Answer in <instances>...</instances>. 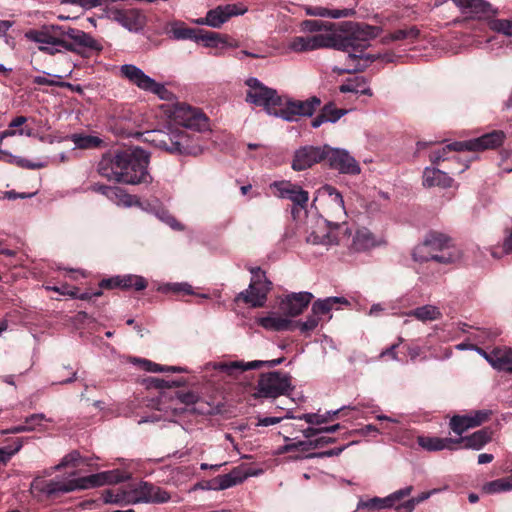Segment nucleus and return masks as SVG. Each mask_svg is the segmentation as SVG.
I'll return each mask as SVG.
<instances>
[{
    "label": "nucleus",
    "instance_id": "13d9d810",
    "mask_svg": "<svg viewBox=\"0 0 512 512\" xmlns=\"http://www.w3.org/2000/svg\"><path fill=\"white\" fill-rule=\"evenodd\" d=\"M298 419L304 420L305 422L311 425H321L331 421V417H327L326 415H320L317 413H306L299 416Z\"/></svg>",
    "mask_w": 512,
    "mask_h": 512
},
{
    "label": "nucleus",
    "instance_id": "a211bd4d",
    "mask_svg": "<svg viewBox=\"0 0 512 512\" xmlns=\"http://www.w3.org/2000/svg\"><path fill=\"white\" fill-rule=\"evenodd\" d=\"M124 163V150L105 153L100 159L97 171L108 181L117 182L121 173V165Z\"/></svg>",
    "mask_w": 512,
    "mask_h": 512
},
{
    "label": "nucleus",
    "instance_id": "37998d69",
    "mask_svg": "<svg viewBox=\"0 0 512 512\" xmlns=\"http://www.w3.org/2000/svg\"><path fill=\"white\" fill-rule=\"evenodd\" d=\"M420 36V30L416 26H411L408 28L398 29L394 32L390 33L388 37L385 38L391 41H400V40H416Z\"/></svg>",
    "mask_w": 512,
    "mask_h": 512
},
{
    "label": "nucleus",
    "instance_id": "39448f33",
    "mask_svg": "<svg viewBox=\"0 0 512 512\" xmlns=\"http://www.w3.org/2000/svg\"><path fill=\"white\" fill-rule=\"evenodd\" d=\"M150 155L141 148L124 150V163L121 165V173L116 183L137 185L150 183L152 178L148 172Z\"/></svg>",
    "mask_w": 512,
    "mask_h": 512
},
{
    "label": "nucleus",
    "instance_id": "6e6d98bb",
    "mask_svg": "<svg viewBox=\"0 0 512 512\" xmlns=\"http://www.w3.org/2000/svg\"><path fill=\"white\" fill-rule=\"evenodd\" d=\"M145 369L150 372H185L186 370L178 366H161L159 364L143 360Z\"/></svg>",
    "mask_w": 512,
    "mask_h": 512
},
{
    "label": "nucleus",
    "instance_id": "72a5a7b5",
    "mask_svg": "<svg viewBox=\"0 0 512 512\" xmlns=\"http://www.w3.org/2000/svg\"><path fill=\"white\" fill-rule=\"evenodd\" d=\"M338 304L349 305V301L344 297H328L323 300L319 299L312 304V313L321 318V316L329 314V312Z\"/></svg>",
    "mask_w": 512,
    "mask_h": 512
},
{
    "label": "nucleus",
    "instance_id": "0eeeda50",
    "mask_svg": "<svg viewBox=\"0 0 512 512\" xmlns=\"http://www.w3.org/2000/svg\"><path fill=\"white\" fill-rule=\"evenodd\" d=\"M294 389L291 376L281 371L262 373L258 380L256 398H277L288 395Z\"/></svg>",
    "mask_w": 512,
    "mask_h": 512
},
{
    "label": "nucleus",
    "instance_id": "1a4fd4ad",
    "mask_svg": "<svg viewBox=\"0 0 512 512\" xmlns=\"http://www.w3.org/2000/svg\"><path fill=\"white\" fill-rule=\"evenodd\" d=\"M25 38L38 44V50L55 55L62 52L64 38L62 37V26L49 25L41 29H32L25 33Z\"/></svg>",
    "mask_w": 512,
    "mask_h": 512
},
{
    "label": "nucleus",
    "instance_id": "bb28decb",
    "mask_svg": "<svg viewBox=\"0 0 512 512\" xmlns=\"http://www.w3.org/2000/svg\"><path fill=\"white\" fill-rule=\"evenodd\" d=\"M492 439V432L489 428L480 429L473 434L454 439L455 445L464 443V448L480 450Z\"/></svg>",
    "mask_w": 512,
    "mask_h": 512
},
{
    "label": "nucleus",
    "instance_id": "bf43d9fd",
    "mask_svg": "<svg viewBox=\"0 0 512 512\" xmlns=\"http://www.w3.org/2000/svg\"><path fill=\"white\" fill-rule=\"evenodd\" d=\"M44 421H48L44 414H32L25 419V425L29 428V431H33L41 428Z\"/></svg>",
    "mask_w": 512,
    "mask_h": 512
},
{
    "label": "nucleus",
    "instance_id": "a19ab883",
    "mask_svg": "<svg viewBox=\"0 0 512 512\" xmlns=\"http://www.w3.org/2000/svg\"><path fill=\"white\" fill-rule=\"evenodd\" d=\"M450 428L454 433L460 436L469 428H474L473 420L470 417V414L453 416L450 420Z\"/></svg>",
    "mask_w": 512,
    "mask_h": 512
},
{
    "label": "nucleus",
    "instance_id": "f3484780",
    "mask_svg": "<svg viewBox=\"0 0 512 512\" xmlns=\"http://www.w3.org/2000/svg\"><path fill=\"white\" fill-rule=\"evenodd\" d=\"M271 189H274V194L280 198H287L293 202L294 205L300 208H305L309 200V194L303 190L299 185L292 184L289 181H275L271 184Z\"/></svg>",
    "mask_w": 512,
    "mask_h": 512
},
{
    "label": "nucleus",
    "instance_id": "774afa93",
    "mask_svg": "<svg viewBox=\"0 0 512 512\" xmlns=\"http://www.w3.org/2000/svg\"><path fill=\"white\" fill-rule=\"evenodd\" d=\"M415 507L416 506L414 505V502L410 498L402 503L395 505L393 508L396 510V512H413Z\"/></svg>",
    "mask_w": 512,
    "mask_h": 512
},
{
    "label": "nucleus",
    "instance_id": "79ce46f5",
    "mask_svg": "<svg viewBox=\"0 0 512 512\" xmlns=\"http://www.w3.org/2000/svg\"><path fill=\"white\" fill-rule=\"evenodd\" d=\"M512 489L511 478H501L485 483L482 486V491L486 494H495L502 491H509Z\"/></svg>",
    "mask_w": 512,
    "mask_h": 512
},
{
    "label": "nucleus",
    "instance_id": "4d7b16f0",
    "mask_svg": "<svg viewBox=\"0 0 512 512\" xmlns=\"http://www.w3.org/2000/svg\"><path fill=\"white\" fill-rule=\"evenodd\" d=\"M147 387L157 388V389H165L171 387H177L180 385L178 381H166L164 379H160L158 377H149L145 380Z\"/></svg>",
    "mask_w": 512,
    "mask_h": 512
},
{
    "label": "nucleus",
    "instance_id": "c756f323",
    "mask_svg": "<svg viewBox=\"0 0 512 512\" xmlns=\"http://www.w3.org/2000/svg\"><path fill=\"white\" fill-rule=\"evenodd\" d=\"M451 244H453V240L449 236L438 232H431L425 239L423 247L420 248L419 254L423 249H427L426 256H430V253L443 251ZM417 250H419V248Z\"/></svg>",
    "mask_w": 512,
    "mask_h": 512
},
{
    "label": "nucleus",
    "instance_id": "49530a36",
    "mask_svg": "<svg viewBox=\"0 0 512 512\" xmlns=\"http://www.w3.org/2000/svg\"><path fill=\"white\" fill-rule=\"evenodd\" d=\"M224 489V476H218L212 480H202L197 482L189 492L196 490H223Z\"/></svg>",
    "mask_w": 512,
    "mask_h": 512
},
{
    "label": "nucleus",
    "instance_id": "338daca9",
    "mask_svg": "<svg viewBox=\"0 0 512 512\" xmlns=\"http://www.w3.org/2000/svg\"><path fill=\"white\" fill-rule=\"evenodd\" d=\"M176 397L181 403H183L185 405H192L198 401V396L194 392H191V391L177 392Z\"/></svg>",
    "mask_w": 512,
    "mask_h": 512
},
{
    "label": "nucleus",
    "instance_id": "c03bdc74",
    "mask_svg": "<svg viewBox=\"0 0 512 512\" xmlns=\"http://www.w3.org/2000/svg\"><path fill=\"white\" fill-rule=\"evenodd\" d=\"M389 508H392V504H391L389 495L385 498L374 497L367 501H360L357 505L358 510H360V509L381 510V509H389Z\"/></svg>",
    "mask_w": 512,
    "mask_h": 512
},
{
    "label": "nucleus",
    "instance_id": "e433bc0d",
    "mask_svg": "<svg viewBox=\"0 0 512 512\" xmlns=\"http://www.w3.org/2000/svg\"><path fill=\"white\" fill-rule=\"evenodd\" d=\"M197 25H207L212 28H220L224 24V7L218 6L207 12L203 18H198L192 21Z\"/></svg>",
    "mask_w": 512,
    "mask_h": 512
},
{
    "label": "nucleus",
    "instance_id": "dca6fc26",
    "mask_svg": "<svg viewBox=\"0 0 512 512\" xmlns=\"http://www.w3.org/2000/svg\"><path fill=\"white\" fill-rule=\"evenodd\" d=\"M327 153L326 145L323 147L304 146L298 149L293 158L292 168L296 171H302L310 168L316 163L325 161Z\"/></svg>",
    "mask_w": 512,
    "mask_h": 512
},
{
    "label": "nucleus",
    "instance_id": "c9c22d12",
    "mask_svg": "<svg viewBox=\"0 0 512 512\" xmlns=\"http://www.w3.org/2000/svg\"><path fill=\"white\" fill-rule=\"evenodd\" d=\"M106 198L116 205H123L125 207L140 205V201L136 196L125 193V191L119 187L111 186Z\"/></svg>",
    "mask_w": 512,
    "mask_h": 512
},
{
    "label": "nucleus",
    "instance_id": "a878e982",
    "mask_svg": "<svg viewBox=\"0 0 512 512\" xmlns=\"http://www.w3.org/2000/svg\"><path fill=\"white\" fill-rule=\"evenodd\" d=\"M456 6L464 13L474 14L479 18H488L497 13L492 5L486 0H457Z\"/></svg>",
    "mask_w": 512,
    "mask_h": 512
},
{
    "label": "nucleus",
    "instance_id": "cd10ccee",
    "mask_svg": "<svg viewBox=\"0 0 512 512\" xmlns=\"http://www.w3.org/2000/svg\"><path fill=\"white\" fill-rule=\"evenodd\" d=\"M346 113L347 110L339 109L333 102H329L322 107L320 113L311 121V126L318 128L325 122L335 123Z\"/></svg>",
    "mask_w": 512,
    "mask_h": 512
},
{
    "label": "nucleus",
    "instance_id": "6ab92c4d",
    "mask_svg": "<svg viewBox=\"0 0 512 512\" xmlns=\"http://www.w3.org/2000/svg\"><path fill=\"white\" fill-rule=\"evenodd\" d=\"M313 294L310 292L291 293L280 303V310L288 316L300 315L310 304Z\"/></svg>",
    "mask_w": 512,
    "mask_h": 512
},
{
    "label": "nucleus",
    "instance_id": "6e6552de",
    "mask_svg": "<svg viewBox=\"0 0 512 512\" xmlns=\"http://www.w3.org/2000/svg\"><path fill=\"white\" fill-rule=\"evenodd\" d=\"M246 84L249 87L246 101L263 107L270 115L277 116L279 108L282 106V98L277 91L265 86L257 78H249Z\"/></svg>",
    "mask_w": 512,
    "mask_h": 512
},
{
    "label": "nucleus",
    "instance_id": "58836bf2",
    "mask_svg": "<svg viewBox=\"0 0 512 512\" xmlns=\"http://www.w3.org/2000/svg\"><path fill=\"white\" fill-rule=\"evenodd\" d=\"M320 193L328 196L330 204L334 207L336 213L345 214L344 200L339 191L333 186L325 185L320 190Z\"/></svg>",
    "mask_w": 512,
    "mask_h": 512
},
{
    "label": "nucleus",
    "instance_id": "aec40b11",
    "mask_svg": "<svg viewBox=\"0 0 512 512\" xmlns=\"http://www.w3.org/2000/svg\"><path fill=\"white\" fill-rule=\"evenodd\" d=\"M109 18L129 31H138L144 25V16L136 9H111Z\"/></svg>",
    "mask_w": 512,
    "mask_h": 512
},
{
    "label": "nucleus",
    "instance_id": "393cba45",
    "mask_svg": "<svg viewBox=\"0 0 512 512\" xmlns=\"http://www.w3.org/2000/svg\"><path fill=\"white\" fill-rule=\"evenodd\" d=\"M484 357L495 369L512 373V349L494 348L490 353L484 352Z\"/></svg>",
    "mask_w": 512,
    "mask_h": 512
},
{
    "label": "nucleus",
    "instance_id": "603ef678",
    "mask_svg": "<svg viewBox=\"0 0 512 512\" xmlns=\"http://www.w3.org/2000/svg\"><path fill=\"white\" fill-rule=\"evenodd\" d=\"M199 29H193V28H187L184 26H177L173 27L171 32L173 34V37L177 40H196L197 33Z\"/></svg>",
    "mask_w": 512,
    "mask_h": 512
},
{
    "label": "nucleus",
    "instance_id": "f257e3e1",
    "mask_svg": "<svg viewBox=\"0 0 512 512\" xmlns=\"http://www.w3.org/2000/svg\"><path fill=\"white\" fill-rule=\"evenodd\" d=\"M341 34H318L313 36H297L289 41L288 48L294 52L312 51L318 48H334L348 52V58L356 62L347 72L364 71L368 65L378 59L392 61V55L363 54L370 40L376 38L381 28L358 22H344L340 25Z\"/></svg>",
    "mask_w": 512,
    "mask_h": 512
},
{
    "label": "nucleus",
    "instance_id": "f03ea898",
    "mask_svg": "<svg viewBox=\"0 0 512 512\" xmlns=\"http://www.w3.org/2000/svg\"><path fill=\"white\" fill-rule=\"evenodd\" d=\"M120 480L121 477L118 471H105L72 479H52L49 481L36 479L32 482L31 487L34 491L52 497L75 490L90 489L106 484L118 483Z\"/></svg>",
    "mask_w": 512,
    "mask_h": 512
},
{
    "label": "nucleus",
    "instance_id": "5fc2aeb1",
    "mask_svg": "<svg viewBox=\"0 0 512 512\" xmlns=\"http://www.w3.org/2000/svg\"><path fill=\"white\" fill-rule=\"evenodd\" d=\"M320 317L313 313L307 318L306 321H294L295 329H299L301 332H309L314 330L319 324Z\"/></svg>",
    "mask_w": 512,
    "mask_h": 512
},
{
    "label": "nucleus",
    "instance_id": "412c9836",
    "mask_svg": "<svg viewBox=\"0 0 512 512\" xmlns=\"http://www.w3.org/2000/svg\"><path fill=\"white\" fill-rule=\"evenodd\" d=\"M118 76L142 91H146L153 79L135 64H123L119 66Z\"/></svg>",
    "mask_w": 512,
    "mask_h": 512
},
{
    "label": "nucleus",
    "instance_id": "473e14b6",
    "mask_svg": "<svg viewBox=\"0 0 512 512\" xmlns=\"http://www.w3.org/2000/svg\"><path fill=\"white\" fill-rule=\"evenodd\" d=\"M417 442L419 446L428 451H439L445 448L453 449L455 445L453 438H439L429 436H418Z\"/></svg>",
    "mask_w": 512,
    "mask_h": 512
},
{
    "label": "nucleus",
    "instance_id": "052dcab7",
    "mask_svg": "<svg viewBox=\"0 0 512 512\" xmlns=\"http://www.w3.org/2000/svg\"><path fill=\"white\" fill-rule=\"evenodd\" d=\"M346 447L347 446L344 445L341 447H335V448H332V449H329L326 451H322V452L310 453L306 456V458H326V457L339 456L346 449Z\"/></svg>",
    "mask_w": 512,
    "mask_h": 512
},
{
    "label": "nucleus",
    "instance_id": "e2e57ef3",
    "mask_svg": "<svg viewBox=\"0 0 512 512\" xmlns=\"http://www.w3.org/2000/svg\"><path fill=\"white\" fill-rule=\"evenodd\" d=\"M492 412L490 410H478L470 414L473 420L474 427L481 425L482 423L490 419Z\"/></svg>",
    "mask_w": 512,
    "mask_h": 512
},
{
    "label": "nucleus",
    "instance_id": "5701e85b",
    "mask_svg": "<svg viewBox=\"0 0 512 512\" xmlns=\"http://www.w3.org/2000/svg\"><path fill=\"white\" fill-rule=\"evenodd\" d=\"M384 243L382 237L374 235L369 229L363 227L356 231L351 248L357 252L368 251Z\"/></svg>",
    "mask_w": 512,
    "mask_h": 512
},
{
    "label": "nucleus",
    "instance_id": "a18cd8bd",
    "mask_svg": "<svg viewBox=\"0 0 512 512\" xmlns=\"http://www.w3.org/2000/svg\"><path fill=\"white\" fill-rule=\"evenodd\" d=\"M195 42H201L205 47H216L222 38L219 33L199 29Z\"/></svg>",
    "mask_w": 512,
    "mask_h": 512
},
{
    "label": "nucleus",
    "instance_id": "20e7f679",
    "mask_svg": "<svg viewBox=\"0 0 512 512\" xmlns=\"http://www.w3.org/2000/svg\"><path fill=\"white\" fill-rule=\"evenodd\" d=\"M505 139L503 131L494 130L490 133L484 134L481 137L467 140L458 141L445 145L444 147L434 150L430 154V160L433 164H438L440 161H446L450 158L447 154L450 152L459 151H483L487 149H495L502 145Z\"/></svg>",
    "mask_w": 512,
    "mask_h": 512
},
{
    "label": "nucleus",
    "instance_id": "c85d7f7f",
    "mask_svg": "<svg viewBox=\"0 0 512 512\" xmlns=\"http://www.w3.org/2000/svg\"><path fill=\"white\" fill-rule=\"evenodd\" d=\"M453 179L444 171L436 168H426L423 173V185L425 187L449 188L452 186Z\"/></svg>",
    "mask_w": 512,
    "mask_h": 512
},
{
    "label": "nucleus",
    "instance_id": "b1692460",
    "mask_svg": "<svg viewBox=\"0 0 512 512\" xmlns=\"http://www.w3.org/2000/svg\"><path fill=\"white\" fill-rule=\"evenodd\" d=\"M101 287L106 288H114V287H121V288H134L137 291L144 290L147 287V281L137 275H125V276H117L110 279L102 280Z\"/></svg>",
    "mask_w": 512,
    "mask_h": 512
},
{
    "label": "nucleus",
    "instance_id": "8fccbe9b",
    "mask_svg": "<svg viewBox=\"0 0 512 512\" xmlns=\"http://www.w3.org/2000/svg\"><path fill=\"white\" fill-rule=\"evenodd\" d=\"M491 30L503 33L506 36H512V21L506 19H492L489 22Z\"/></svg>",
    "mask_w": 512,
    "mask_h": 512
},
{
    "label": "nucleus",
    "instance_id": "680f3d73",
    "mask_svg": "<svg viewBox=\"0 0 512 512\" xmlns=\"http://www.w3.org/2000/svg\"><path fill=\"white\" fill-rule=\"evenodd\" d=\"M412 490V486H407L390 494L389 498L392 504V508L396 505V503L401 502L404 498L410 496Z\"/></svg>",
    "mask_w": 512,
    "mask_h": 512
},
{
    "label": "nucleus",
    "instance_id": "2f4dec72",
    "mask_svg": "<svg viewBox=\"0 0 512 512\" xmlns=\"http://www.w3.org/2000/svg\"><path fill=\"white\" fill-rule=\"evenodd\" d=\"M259 325L265 329L272 331H293L295 330L294 321L271 314L265 317H261L258 321Z\"/></svg>",
    "mask_w": 512,
    "mask_h": 512
},
{
    "label": "nucleus",
    "instance_id": "ddd939ff",
    "mask_svg": "<svg viewBox=\"0 0 512 512\" xmlns=\"http://www.w3.org/2000/svg\"><path fill=\"white\" fill-rule=\"evenodd\" d=\"M285 360L284 357L269 361L255 360L248 363L243 361H226V378H234L238 380L240 384H247L249 379L253 377V374L249 371L252 369H258L263 366L275 367L280 365Z\"/></svg>",
    "mask_w": 512,
    "mask_h": 512
},
{
    "label": "nucleus",
    "instance_id": "0e129e2a",
    "mask_svg": "<svg viewBox=\"0 0 512 512\" xmlns=\"http://www.w3.org/2000/svg\"><path fill=\"white\" fill-rule=\"evenodd\" d=\"M22 447V443L20 441L17 442L15 448H0V466L5 465L11 457L16 454L20 448Z\"/></svg>",
    "mask_w": 512,
    "mask_h": 512
},
{
    "label": "nucleus",
    "instance_id": "4468645a",
    "mask_svg": "<svg viewBox=\"0 0 512 512\" xmlns=\"http://www.w3.org/2000/svg\"><path fill=\"white\" fill-rule=\"evenodd\" d=\"M64 38L63 50L80 53L81 49H98L97 41L88 33L71 27L62 26Z\"/></svg>",
    "mask_w": 512,
    "mask_h": 512
},
{
    "label": "nucleus",
    "instance_id": "864d4df0",
    "mask_svg": "<svg viewBox=\"0 0 512 512\" xmlns=\"http://www.w3.org/2000/svg\"><path fill=\"white\" fill-rule=\"evenodd\" d=\"M302 451V452H308L310 450H313V444L312 440H303L298 441L290 444H286L280 448L281 453H289L292 451Z\"/></svg>",
    "mask_w": 512,
    "mask_h": 512
},
{
    "label": "nucleus",
    "instance_id": "de8ad7c7",
    "mask_svg": "<svg viewBox=\"0 0 512 512\" xmlns=\"http://www.w3.org/2000/svg\"><path fill=\"white\" fill-rule=\"evenodd\" d=\"M328 224L330 225L329 232L323 236L322 240L320 241L323 244H339L341 239L338 237V232L341 230L343 231L344 235L346 234L348 228L343 227L338 223H332L331 221H328Z\"/></svg>",
    "mask_w": 512,
    "mask_h": 512
},
{
    "label": "nucleus",
    "instance_id": "4c0bfd02",
    "mask_svg": "<svg viewBox=\"0 0 512 512\" xmlns=\"http://www.w3.org/2000/svg\"><path fill=\"white\" fill-rule=\"evenodd\" d=\"M408 315L420 321H433L439 319L441 313L439 309L433 305H424L411 310Z\"/></svg>",
    "mask_w": 512,
    "mask_h": 512
},
{
    "label": "nucleus",
    "instance_id": "3c124183",
    "mask_svg": "<svg viewBox=\"0 0 512 512\" xmlns=\"http://www.w3.org/2000/svg\"><path fill=\"white\" fill-rule=\"evenodd\" d=\"M146 92H151L162 100H171L173 98V94L162 83H158L154 79H152Z\"/></svg>",
    "mask_w": 512,
    "mask_h": 512
},
{
    "label": "nucleus",
    "instance_id": "2eb2a0df",
    "mask_svg": "<svg viewBox=\"0 0 512 512\" xmlns=\"http://www.w3.org/2000/svg\"><path fill=\"white\" fill-rule=\"evenodd\" d=\"M326 149L325 161L328 162L330 168L345 174L355 175L360 173L359 164L347 151L334 149L328 145H326Z\"/></svg>",
    "mask_w": 512,
    "mask_h": 512
},
{
    "label": "nucleus",
    "instance_id": "ea45409f",
    "mask_svg": "<svg viewBox=\"0 0 512 512\" xmlns=\"http://www.w3.org/2000/svg\"><path fill=\"white\" fill-rule=\"evenodd\" d=\"M71 140L73 141L76 148L79 149H93L97 148L102 144V139L97 136L92 135H81L74 134L71 136Z\"/></svg>",
    "mask_w": 512,
    "mask_h": 512
},
{
    "label": "nucleus",
    "instance_id": "f704fd0d",
    "mask_svg": "<svg viewBox=\"0 0 512 512\" xmlns=\"http://www.w3.org/2000/svg\"><path fill=\"white\" fill-rule=\"evenodd\" d=\"M342 93H356L361 95L372 96V90L367 86L366 79L361 76H356L349 79L346 83L339 87Z\"/></svg>",
    "mask_w": 512,
    "mask_h": 512
},
{
    "label": "nucleus",
    "instance_id": "423d86ee",
    "mask_svg": "<svg viewBox=\"0 0 512 512\" xmlns=\"http://www.w3.org/2000/svg\"><path fill=\"white\" fill-rule=\"evenodd\" d=\"M171 499L170 493L152 483L141 482L124 493L123 498H113L110 491L105 493L104 500L106 503L119 502L124 500L128 504L150 503L163 504Z\"/></svg>",
    "mask_w": 512,
    "mask_h": 512
},
{
    "label": "nucleus",
    "instance_id": "f8f14e48",
    "mask_svg": "<svg viewBox=\"0 0 512 512\" xmlns=\"http://www.w3.org/2000/svg\"><path fill=\"white\" fill-rule=\"evenodd\" d=\"M174 126L192 130H202L207 126V118L199 110L186 104H176L170 115Z\"/></svg>",
    "mask_w": 512,
    "mask_h": 512
},
{
    "label": "nucleus",
    "instance_id": "69168bd1",
    "mask_svg": "<svg viewBox=\"0 0 512 512\" xmlns=\"http://www.w3.org/2000/svg\"><path fill=\"white\" fill-rule=\"evenodd\" d=\"M247 11V7L241 3L226 4V20L233 16L243 15Z\"/></svg>",
    "mask_w": 512,
    "mask_h": 512
},
{
    "label": "nucleus",
    "instance_id": "4be33fe9",
    "mask_svg": "<svg viewBox=\"0 0 512 512\" xmlns=\"http://www.w3.org/2000/svg\"><path fill=\"white\" fill-rule=\"evenodd\" d=\"M419 251L420 249L416 250L413 256L416 261L420 262H427L432 260L440 264L448 265L454 264L460 261L462 258V252L454 244L449 245L443 251H439L438 253H430V256H422L419 254Z\"/></svg>",
    "mask_w": 512,
    "mask_h": 512
},
{
    "label": "nucleus",
    "instance_id": "9b49d317",
    "mask_svg": "<svg viewBox=\"0 0 512 512\" xmlns=\"http://www.w3.org/2000/svg\"><path fill=\"white\" fill-rule=\"evenodd\" d=\"M321 100L317 96H312L304 101L287 100L280 106L276 117H280L288 122H296L301 117H310L320 107Z\"/></svg>",
    "mask_w": 512,
    "mask_h": 512
},
{
    "label": "nucleus",
    "instance_id": "09e8293b",
    "mask_svg": "<svg viewBox=\"0 0 512 512\" xmlns=\"http://www.w3.org/2000/svg\"><path fill=\"white\" fill-rule=\"evenodd\" d=\"M334 26L332 23L323 22L321 20H304L301 22V29L308 32H316L322 30H331Z\"/></svg>",
    "mask_w": 512,
    "mask_h": 512
},
{
    "label": "nucleus",
    "instance_id": "7c9ffc66",
    "mask_svg": "<svg viewBox=\"0 0 512 512\" xmlns=\"http://www.w3.org/2000/svg\"><path fill=\"white\" fill-rule=\"evenodd\" d=\"M262 472V469H253L247 464H241L226 473V489L242 483L249 476H257Z\"/></svg>",
    "mask_w": 512,
    "mask_h": 512
},
{
    "label": "nucleus",
    "instance_id": "7ed1b4c3",
    "mask_svg": "<svg viewBox=\"0 0 512 512\" xmlns=\"http://www.w3.org/2000/svg\"><path fill=\"white\" fill-rule=\"evenodd\" d=\"M146 140L156 148L171 154H191L195 150L193 135L172 124L165 129L147 132Z\"/></svg>",
    "mask_w": 512,
    "mask_h": 512
},
{
    "label": "nucleus",
    "instance_id": "9d476101",
    "mask_svg": "<svg viewBox=\"0 0 512 512\" xmlns=\"http://www.w3.org/2000/svg\"><path fill=\"white\" fill-rule=\"evenodd\" d=\"M254 275L249 288L245 292H241L236 298L238 301L242 300L252 307H262L267 300V294L271 289L272 283L267 280L264 273L261 274L259 267L251 271Z\"/></svg>",
    "mask_w": 512,
    "mask_h": 512
}]
</instances>
